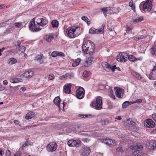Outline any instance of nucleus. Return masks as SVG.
<instances>
[{
    "mask_svg": "<svg viewBox=\"0 0 156 156\" xmlns=\"http://www.w3.org/2000/svg\"><path fill=\"white\" fill-rule=\"evenodd\" d=\"M132 155L133 156H144L145 154L139 151H136L133 153Z\"/></svg>",
    "mask_w": 156,
    "mask_h": 156,
    "instance_id": "obj_25",
    "label": "nucleus"
},
{
    "mask_svg": "<svg viewBox=\"0 0 156 156\" xmlns=\"http://www.w3.org/2000/svg\"><path fill=\"white\" fill-rule=\"evenodd\" d=\"M13 122L14 124H15L16 125L19 126L20 127H21V125L20 123V122L18 120H14L13 121Z\"/></svg>",
    "mask_w": 156,
    "mask_h": 156,
    "instance_id": "obj_46",
    "label": "nucleus"
},
{
    "mask_svg": "<svg viewBox=\"0 0 156 156\" xmlns=\"http://www.w3.org/2000/svg\"><path fill=\"white\" fill-rule=\"evenodd\" d=\"M90 141V139H88L87 138H84L82 140V141L84 142H88Z\"/></svg>",
    "mask_w": 156,
    "mask_h": 156,
    "instance_id": "obj_55",
    "label": "nucleus"
},
{
    "mask_svg": "<svg viewBox=\"0 0 156 156\" xmlns=\"http://www.w3.org/2000/svg\"><path fill=\"white\" fill-rule=\"evenodd\" d=\"M21 41H19L18 40L17 42V46L19 47V48H20V45L21 44Z\"/></svg>",
    "mask_w": 156,
    "mask_h": 156,
    "instance_id": "obj_62",
    "label": "nucleus"
},
{
    "mask_svg": "<svg viewBox=\"0 0 156 156\" xmlns=\"http://www.w3.org/2000/svg\"><path fill=\"white\" fill-rule=\"evenodd\" d=\"M35 116V113L34 112H31L28 113L25 116V119H30L34 117Z\"/></svg>",
    "mask_w": 156,
    "mask_h": 156,
    "instance_id": "obj_23",
    "label": "nucleus"
},
{
    "mask_svg": "<svg viewBox=\"0 0 156 156\" xmlns=\"http://www.w3.org/2000/svg\"><path fill=\"white\" fill-rule=\"evenodd\" d=\"M15 25L18 28H20L21 27V25L18 22L15 23Z\"/></svg>",
    "mask_w": 156,
    "mask_h": 156,
    "instance_id": "obj_59",
    "label": "nucleus"
},
{
    "mask_svg": "<svg viewBox=\"0 0 156 156\" xmlns=\"http://www.w3.org/2000/svg\"><path fill=\"white\" fill-rule=\"evenodd\" d=\"M81 19L82 20L84 21L85 22H86L88 25H89L90 24V22L89 20L87 17L85 16H82L81 17Z\"/></svg>",
    "mask_w": 156,
    "mask_h": 156,
    "instance_id": "obj_33",
    "label": "nucleus"
},
{
    "mask_svg": "<svg viewBox=\"0 0 156 156\" xmlns=\"http://www.w3.org/2000/svg\"><path fill=\"white\" fill-rule=\"evenodd\" d=\"M23 76L24 77L26 78H29V74L28 71L25 72V73H23L21 75V77H23Z\"/></svg>",
    "mask_w": 156,
    "mask_h": 156,
    "instance_id": "obj_40",
    "label": "nucleus"
},
{
    "mask_svg": "<svg viewBox=\"0 0 156 156\" xmlns=\"http://www.w3.org/2000/svg\"><path fill=\"white\" fill-rule=\"evenodd\" d=\"M31 126H26L22 128H21V130H23L25 129H29L31 128Z\"/></svg>",
    "mask_w": 156,
    "mask_h": 156,
    "instance_id": "obj_53",
    "label": "nucleus"
},
{
    "mask_svg": "<svg viewBox=\"0 0 156 156\" xmlns=\"http://www.w3.org/2000/svg\"><path fill=\"white\" fill-rule=\"evenodd\" d=\"M36 23L39 26L44 27L48 24V21L45 18H38L37 20Z\"/></svg>",
    "mask_w": 156,
    "mask_h": 156,
    "instance_id": "obj_10",
    "label": "nucleus"
},
{
    "mask_svg": "<svg viewBox=\"0 0 156 156\" xmlns=\"http://www.w3.org/2000/svg\"><path fill=\"white\" fill-rule=\"evenodd\" d=\"M95 61L94 58L93 57H89L86 61L88 65H90L94 63Z\"/></svg>",
    "mask_w": 156,
    "mask_h": 156,
    "instance_id": "obj_28",
    "label": "nucleus"
},
{
    "mask_svg": "<svg viewBox=\"0 0 156 156\" xmlns=\"http://www.w3.org/2000/svg\"><path fill=\"white\" fill-rule=\"evenodd\" d=\"M102 142H104L106 144L109 145L115 146L116 145L117 142L115 140L109 139H102Z\"/></svg>",
    "mask_w": 156,
    "mask_h": 156,
    "instance_id": "obj_14",
    "label": "nucleus"
},
{
    "mask_svg": "<svg viewBox=\"0 0 156 156\" xmlns=\"http://www.w3.org/2000/svg\"><path fill=\"white\" fill-rule=\"evenodd\" d=\"M55 76L52 74H51L49 75L48 78L50 80H52L54 78Z\"/></svg>",
    "mask_w": 156,
    "mask_h": 156,
    "instance_id": "obj_49",
    "label": "nucleus"
},
{
    "mask_svg": "<svg viewBox=\"0 0 156 156\" xmlns=\"http://www.w3.org/2000/svg\"><path fill=\"white\" fill-rule=\"evenodd\" d=\"M155 125V122L152 119H148L145 120L144 123L145 126L149 128H152L154 127Z\"/></svg>",
    "mask_w": 156,
    "mask_h": 156,
    "instance_id": "obj_13",
    "label": "nucleus"
},
{
    "mask_svg": "<svg viewBox=\"0 0 156 156\" xmlns=\"http://www.w3.org/2000/svg\"><path fill=\"white\" fill-rule=\"evenodd\" d=\"M143 18L142 17H140L136 19L133 20L134 23H136L137 22H140L143 20Z\"/></svg>",
    "mask_w": 156,
    "mask_h": 156,
    "instance_id": "obj_38",
    "label": "nucleus"
},
{
    "mask_svg": "<svg viewBox=\"0 0 156 156\" xmlns=\"http://www.w3.org/2000/svg\"><path fill=\"white\" fill-rule=\"evenodd\" d=\"M92 105L95 107V108L97 110H100L101 109L102 106V98L100 96L97 97L96 101L92 102Z\"/></svg>",
    "mask_w": 156,
    "mask_h": 156,
    "instance_id": "obj_3",
    "label": "nucleus"
},
{
    "mask_svg": "<svg viewBox=\"0 0 156 156\" xmlns=\"http://www.w3.org/2000/svg\"><path fill=\"white\" fill-rule=\"evenodd\" d=\"M90 132H87L84 131H80L79 133V134L80 135H84L85 136H89V135H90Z\"/></svg>",
    "mask_w": 156,
    "mask_h": 156,
    "instance_id": "obj_35",
    "label": "nucleus"
},
{
    "mask_svg": "<svg viewBox=\"0 0 156 156\" xmlns=\"http://www.w3.org/2000/svg\"><path fill=\"white\" fill-rule=\"evenodd\" d=\"M89 73L87 71H84L83 73V76L84 77H87L89 75Z\"/></svg>",
    "mask_w": 156,
    "mask_h": 156,
    "instance_id": "obj_42",
    "label": "nucleus"
},
{
    "mask_svg": "<svg viewBox=\"0 0 156 156\" xmlns=\"http://www.w3.org/2000/svg\"><path fill=\"white\" fill-rule=\"evenodd\" d=\"M143 37L140 36V37H136L135 38L134 40H136V41H138L139 40L143 38Z\"/></svg>",
    "mask_w": 156,
    "mask_h": 156,
    "instance_id": "obj_61",
    "label": "nucleus"
},
{
    "mask_svg": "<svg viewBox=\"0 0 156 156\" xmlns=\"http://www.w3.org/2000/svg\"><path fill=\"white\" fill-rule=\"evenodd\" d=\"M128 59L131 62H135V57L133 55H129L128 56Z\"/></svg>",
    "mask_w": 156,
    "mask_h": 156,
    "instance_id": "obj_39",
    "label": "nucleus"
},
{
    "mask_svg": "<svg viewBox=\"0 0 156 156\" xmlns=\"http://www.w3.org/2000/svg\"><path fill=\"white\" fill-rule=\"evenodd\" d=\"M71 85L69 84H68L64 86V92L66 93L69 94L71 92Z\"/></svg>",
    "mask_w": 156,
    "mask_h": 156,
    "instance_id": "obj_21",
    "label": "nucleus"
},
{
    "mask_svg": "<svg viewBox=\"0 0 156 156\" xmlns=\"http://www.w3.org/2000/svg\"><path fill=\"white\" fill-rule=\"evenodd\" d=\"M29 78H30L33 75V72L32 71H28Z\"/></svg>",
    "mask_w": 156,
    "mask_h": 156,
    "instance_id": "obj_54",
    "label": "nucleus"
},
{
    "mask_svg": "<svg viewBox=\"0 0 156 156\" xmlns=\"http://www.w3.org/2000/svg\"><path fill=\"white\" fill-rule=\"evenodd\" d=\"M35 17L29 23V27L30 30L33 32L39 31L41 30L40 28L38 27H37L35 25Z\"/></svg>",
    "mask_w": 156,
    "mask_h": 156,
    "instance_id": "obj_5",
    "label": "nucleus"
},
{
    "mask_svg": "<svg viewBox=\"0 0 156 156\" xmlns=\"http://www.w3.org/2000/svg\"><path fill=\"white\" fill-rule=\"evenodd\" d=\"M57 54H58V56H60L62 57H64L65 56L64 54L61 52L57 51Z\"/></svg>",
    "mask_w": 156,
    "mask_h": 156,
    "instance_id": "obj_52",
    "label": "nucleus"
},
{
    "mask_svg": "<svg viewBox=\"0 0 156 156\" xmlns=\"http://www.w3.org/2000/svg\"><path fill=\"white\" fill-rule=\"evenodd\" d=\"M52 26L53 28L57 27L58 25V22L56 20H54L51 22Z\"/></svg>",
    "mask_w": 156,
    "mask_h": 156,
    "instance_id": "obj_30",
    "label": "nucleus"
},
{
    "mask_svg": "<svg viewBox=\"0 0 156 156\" xmlns=\"http://www.w3.org/2000/svg\"><path fill=\"white\" fill-rule=\"evenodd\" d=\"M85 90L83 88L80 87L76 91V97L79 99H81L84 96Z\"/></svg>",
    "mask_w": 156,
    "mask_h": 156,
    "instance_id": "obj_9",
    "label": "nucleus"
},
{
    "mask_svg": "<svg viewBox=\"0 0 156 156\" xmlns=\"http://www.w3.org/2000/svg\"><path fill=\"white\" fill-rule=\"evenodd\" d=\"M128 55L126 53H122L118 54L116 58L117 60L120 62H125L127 59Z\"/></svg>",
    "mask_w": 156,
    "mask_h": 156,
    "instance_id": "obj_4",
    "label": "nucleus"
},
{
    "mask_svg": "<svg viewBox=\"0 0 156 156\" xmlns=\"http://www.w3.org/2000/svg\"><path fill=\"white\" fill-rule=\"evenodd\" d=\"M149 147L150 149H156V140H151L149 142Z\"/></svg>",
    "mask_w": 156,
    "mask_h": 156,
    "instance_id": "obj_18",
    "label": "nucleus"
},
{
    "mask_svg": "<svg viewBox=\"0 0 156 156\" xmlns=\"http://www.w3.org/2000/svg\"><path fill=\"white\" fill-rule=\"evenodd\" d=\"M13 19H10L8 20L5 21V22H4V24H9L11 23V22H12V20H13Z\"/></svg>",
    "mask_w": 156,
    "mask_h": 156,
    "instance_id": "obj_50",
    "label": "nucleus"
},
{
    "mask_svg": "<svg viewBox=\"0 0 156 156\" xmlns=\"http://www.w3.org/2000/svg\"><path fill=\"white\" fill-rule=\"evenodd\" d=\"M28 142L26 141V142L22 146L23 147H25L26 146H28Z\"/></svg>",
    "mask_w": 156,
    "mask_h": 156,
    "instance_id": "obj_64",
    "label": "nucleus"
},
{
    "mask_svg": "<svg viewBox=\"0 0 156 156\" xmlns=\"http://www.w3.org/2000/svg\"><path fill=\"white\" fill-rule=\"evenodd\" d=\"M46 147L48 152H53L55 151L57 149V144L56 142H52L49 144Z\"/></svg>",
    "mask_w": 156,
    "mask_h": 156,
    "instance_id": "obj_8",
    "label": "nucleus"
},
{
    "mask_svg": "<svg viewBox=\"0 0 156 156\" xmlns=\"http://www.w3.org/2000/svg\"><path fill=\"white\" fill-rule=\"evenodd\" d=\"M101 10L102 11L104 16L106 17L107 16L106 13H112L113 10L111 8L108 7H106L101 9Z\"/></svg>",
    "mask_w": 156,
    "mask_h": 156,
    "instance_id": "obj_17",
    "label": "nucleus"
},
{
    "mask_svg": "<svg viewBox=\"0 0 156 156\" xmlns=\"http://www.w3.org/2000/svg\"><path fill=\"white\" fill-rule=\"evenodd\" d=\"M116 150L120 152H122L123 150L122 149V147H119L117 148L116 149Z\"/></svg>",
    "mask_w": 156,
    "mask_h": 156,
    "instance_id": "obj_57",
    "label": "nucleus"
},
{
    "mask_svg": "<svg viewBox=\"0 0 156 156\" xmlns=\"http://www.w3.org/2000/svg\"><path fill=\"white\" fill-rule=\"evenodd\" d=\"M81 144V142L79 141H76L75 140H71L68 141L67 144L69 146L79 147Z\"/></svg>",
    "mask_w": 156,
    "mask_h": 156,
    "instance_id": "obj_11",
    "label": "nucleus"
},
{
    "mask_svg": "<svg viewBox=\"0 0 156 156\" xmlns=\"http://www.w3.org/2000/svg\"><path fill=\"white\" fill-rule=\"evenodd\" d=\"M89 136H92L94 137H96L99 136L100 134L97 132H91Z\"/></svg>",
    "mask_w": 156,
    "mask_h": 156,
    "instance_id": "obj_36",
    "label": "nucleus"
},
{
    "mask_svg": "<svg viewBox=\"0 0 156 156\" xmlns=\"http://www.w3.org/2000/svg\"><path fill=\"white\" fill-rule=\"evenodd\" d=\"M42 55H37L35 57V60H37L38 62L40 64L42 63L44 61L42 58Z\"/></svg>",
    "mask_w": 156,
    "mask_h": 156,
    "instance_id": "obj_24",
    "label": "nucleus"
},
{
    "mask_svg": "<svg viewBox=\"0 0 156 156\" xmlns=\"http://www.w3.org/2000/svg\"><path fill=\"white\" fill-rule=\"evenodd\" d=\"M17 62V60L13 57L11 58L8 60V63L10 65H12L15 64Z\"/></svg>",
    "mask_w": 156,
    "mask_h": 156,
    "instance_id": "obj_26",
    "label": "nucleus"
},
{
    "mask_svg": "<svg viewBox=\"0 0 156 156\" xmlns=\"http://www.w3.org/2000/svg\"><path fill=\"white\" fill-rule=\"evenodd\" d=\"M105 26V25L104 24H103L101 27L98 30L95 29L94 28L92 27L90 29L89 33L91 34H102L104 32V28Z\"/></svg>",
    "mask_w": 156,
    "mask_h": 156,
    "instance_id": "obj_6",
    "label": "nucleus"
},
{
    "mask_svg": "<svg viewBox=\"0 0 156 156\" xmlns=\"http://www.w3.org/2000/svg\"><path fill=\"white\" fill-rule=\"evenodd\" d=\"M79 117L82 118H86L88 117H90L91 116V115H84L83 114H79L78 115Z\"/></svg>",
    "mask_w": 156,
    "mask_h": 156,
    "instance_id": "obj_41",
    "label": "nucleus"
},
{
    "mask_svg": "<svg viewBox=\"0 0 156 156\" xmlns=\"http://www.w3.org/2000/svg\"><path fill=\"white\" fill-rule=\"evenodd\" d=\"M149 79L152 80L156 79V65L154 67L151 73L149 75Z\"/></svg>",
    "mask_w": 156,
    "mask_h": 156,
    "instance_id": "obj_15",
    "label": "nucleus"
},
{
    "mask_svg": "<svg viewBox=\"0 0 156 156\" xmlns=\"http://www.w3.org/2000/svg\"><path fill=\"white\" fill-rule=\"evenodd\" d=\"M101 123L102 125H105L108 124L109 122L108 120L107 119H105L101 120Z\"/></svg>",
    "mask_w": 156,
    "mask_h": 156,
    "instance_id": "obj_37",
    "label": "nucleus"
},
{
    "mask_svg": "<svg viewBox=\"0 0 156 156\" xmlns=\"http://www.w3.org/2000/svg\"><path fill=\"white\" fill-rule=\"evenodd\" d=\"M152 4L151 1H147L145 2L143 5V10L145 12H149L152 8Z\"/></svg>",
    "mask_w": 156,
    "mask_h": 156,
    "instance_id": "obj_7",
    "label": "nucleus"
},
{
    "mask_svg": "<svg viewBox=\"0 0 156 156\" xmlns=\"http://www.w3.org/2000/svg\"><path fill=\"white\" fill-rule=\"evenodd\" d=\"M54 37V35L52 33L49 34L44 36V39L45 41L48 42H51Z\"/></svg>",
    "mask_w": 156,
    "mask_h": 156,
    "instance_id": "obj_16",
    "label": "nucleus"
},
{
    "mask_svg": "<svg viewBox=\"0 0 156 156\" xmlns=\"http://www.w3.org/2000/svg\"><path fill=\"white\" fill-rule=\"evenodd\" d=\"M90 149L89 147H86L83 148L80 151V153L81 155L87 156L90 154Z\"/></svg>",
    "mask_w": 156,
    "mask_h": 156,
    "instance_id": "obj_12",
    "label": "nucleus"
},
{
    "mask_svg": "<svg viewBox=\"0 0 156 156\" xmlns=\"http://www.w3.org/2000/svg\"><path fill=\"white\" fill-rule=\"evenodd\" d=\"M138 80H140L141 79V76L137 72H132L131 73Z\"/></svg>",
    "mask_w": 156,
    "mask_h": 156,
    "instance_id": "obj_27",
    "label": "nucleus"
},
{
    "mask_svg": "<svg viewBox=\"0 0 156 156\" xmlns=\"http://www.w3.org/2000/svg\"><path fill=\"white\" fill-rule=\"evenodd\" d=\"M53 102L59 109L60 108V99L59 97L58 96L55 98L53 100Z\"/></svg>",
    "mask_w": 156,
    "mask_h": 156,
    "instance_id": "obj_22",
    "label": "nucleus"
},
{
    "mask_svg": "<svg viewBox=\"0 0 156 156\" xmlns=\"http://www.w3.org/2000/svg\"><path fill=\"white\" fill-rule=\"evenodd\" d=\"M65 76L66 77V79H72L74 77V75L73 73H66L65 74Z\"/></svg>",
    "mask_w": 156,
    "mask_h": 156,
    "instance_id": "obj_31",
    "label": "nucleus"
},
{
    "mask_svg": "<svg viewBox=\"0 0 156 156\" xmlns=\"http://www.w3.org/2000/svg\"><path fill=\"white\" fill-rule=\"evenodd\" d=\"M60 79L61 80H63L64 79H66V77L65 76V75L60 76Z\"/></svg>",
    "mask_w": 156,
    "mask_h": 156,
    "instance_id": "obj_63",
    "label": "nucleus"
},
{
    "mask_svg": "<svg viewBox=\"0 0 156 156\" xmlns=\"http://www.w3.org/2000/svg\"><path fill=\"white\" fill-rule=\"evenodd\" d=\"M10 155H11V152H10V151L9 150H7L6 153V156H10Z\"/></svg>",
    "mask_w": 156,
    "mask_h": 156,
    "instance_id": "obj_58",
    "label": "nucleus"
},
{
    "mask_svg": "<svg viewBox=\"0 0 156 156\" xmlns=\"http://www.w3.org/2000/svg\"><path fill=\"white\" fill-rule=\"evenodd\" d=\"M116 67L115 65L111 66V65L108 64L107 66L104 69L107 72H109L110 70H111L112 72H114V71L115 69H116Z\"/></svg>",
    "mask_w": 156,
    "mask_h": 156,
    "instance_id": "obj_20",
    "label": "nucleus"
},
{
    "mask_svg": "<svg viewBox=\"0 0 156 156\" xmlns=\"http://www.w3.org/2000/svg\"><path fill=\"white\" fill-rule=\"evenodd\" d=\"M123 93V90L121 88H119L116 90L115 94L117 97L119 98H121L122 95Z\"/></svg>",
    "mask_w": 156,
    "mask_h": 156,
    "instance_id": "obj_19",
    "label": "nucleus"
},
{
    "mask_svg": "<svg viewBox=\"0 0 156 156\" xmlns=\"http://www.w3.org/2000/svg\"><path fill=\"white\" fill-rule=\"evenodd\" d=\"M143 148V146L141 145H137L136 146V148L137 149L136 151H139Z\"/></svg>",
    "mask_w": 156,
    "mask_h": 156,
    "instance_id": "obj_47",
    "label": "nucleus"
},
{
    "mask_svg": "<svg viewBox=\"0 0 156 156\" xmlns=\"http://www.w3.org/2000/svg\"><path fill=\"white\" fill-rule=\"evenodd\" d=\"M108 64H109L106 62H103L102 63V66L104 69L105 68V67H106L107 66Z\"/></svg>",
    "mask_w": 156,
    "mask_h": 156,
    "instance_id": "obj_51",
    "label": "nucleus"
},
{
    "mask_svg": "<svg viewBox=\"0 0 156 156\" xmlns=\"http://www.w3.org/2000/svg\"><path fill=\"white\" fill-rule=\"evenodd\" d=\"M142 58L141 57L137 58L135 57V61L138 60L141 61L142 60Z\"/></svg>",
    "mask_w": 156,
    "mask_h": 156,
    "instance_id": "obj_60",
    "label": "nucleus"
},
{
    "mask_svg": "<svg viewBox=\"0 0 156 156\" xmlns=\"http://www.w3.org/2000/svg\"><path fill=\"white\" fill-rule=\"evenodd\" d=\"M81 61V59L80 58H78L76 59L75 61L72 64V66L73 67H75L78 66Z\"/></svg>",
    "mask_w": 156,
    "mask_h": 156,
    "instance_id": "obj_29",
    "label": "nucleus"
},
{
    "mask_svg": "<svg viewBox=\"0 0 156 156\" xmlns=\"http://www.w3.org/2000/svg\"><path fill=\"white\" fill-rule=\"evenodd\" d=\"M142 102V100L141 99H138L136 100L134 102H131V104H134L135 103H141Z\"/></svg>",
    "mask_w": 156,
    "mask_h": 156,
    "instance_id": "obj_45",
    "label": "nucleus"
},
{
    "mask_svg": "<svg viewBox=\"0 0 156 156\" xmlns=\"http://www.w3.org/2000/svg\"><path fill=\"white\" fill-rule=\"evenodd\" d=\"M57 51H54L52 52L51 54V56L53 57H56L58 56V54H57Z\"/></svg>",
    "mask_w": 156,
    "mask_h": 156,
    "instance_id": "obj_48",
    "label": "nucleus"
},
{
    "mask_svg": "<svg viewBox=\"0 0 156 156\" xmlns=\"http://www.w3.org/2000/svg\"><path fill=\"white\" fill-rule=\"evenodd\" d=\"M87 43L84 41L82 46L83 52L85 55L89 54L90 55L94 52L95 48V45L93 43Z\"/></svg>",
    "mask_w": 156,
    "mask_h": 156,
    "instance_id": "obj_1",
    "label": "nucleus"
},
{
    "mask_svg": "<svg viewBox=\"0 0 156 156\" xmlns=\"http://www.w3.org/2000/svg\"><path fill=\"white\" fill-rule=\"evenodd\" d=\"M129 5L131 7L132 9L134 10H135V7L133 5V2L132 1H131L129 3Z\"/></svg>",
    "mask_w": 156,
    "mask_h": 156,
    "instance_id": "obj_43",
    "label": "nucleus"
},
{
    "mask_svg": "<svg viewBox=\"0 0 156 156\" xmlns=\"http://www.w3.org/2000/svg\"><path fill=\"white\" fill-rule=\"evenodd\" d=\"M151 53L153 55L156 54V45L153 46L151 49Z\"/></svg>",
    "mask_w": 156,
    "mask_h": 156,
    "instance_id": "obj_34",
    "label": "nucleus"
},
{
    "mask_svg": "<svg viewBox=\"0 0 156 156\" xmlns=\"http://www.w3.org/2000/svg\"><path fill=\"white\" fill-rule=\"evenodd\" d=\"M21 152L20 151H18L17 153L14 156H21Z\"/></svg>",
    "mask_w": 156,
    "mask_h": 156,
    "instance_id": "obj_56",
    "label": "nucleus"
},
{
    "mask_svg": "<svg viewBox=\"0 0 156 156\" xmlns=\"http://www.w3.org/2000/svg\"><path fill=\"white\" fill-rule=\"evenodd\" d=\"M131 102H129L128 101H126L124 102L122 104V108H126L128 106L132 104H131Z\"/></svg>",
    "mask_w": 156,
    "mask_h": 156,
    "instance_id": "obj_32",
    "label": "nucleus"
},
{
    "mask_svg": "<svg viewBox=\"0 0 156 156\" xmlns=\"http://www.w3.org/2000/svg\"><path fill=\"white\" fill-rule=\"evenodd\" d=\"M80 28L77 26L69 27L66 29V32L67 36L70 38H73L79 35Z\"/></svg>",
    "mask_w": 156,
    "mask_h": 156,
    "instance_id": "obj_2",
    "label": "nucleus"
},
{
    "mask_svg": "<svg viewBox=\"0 0 156 156\" xmlns=\"http://www.w3.org/2000/svg\"><path fill=\"white\" fill-rule=\"evenodd\" d=\"M19 50L22 53H23L26 50V48L23 46H20V48H19Z\"/></svg>",
    "mask_w": 156,
    "mask_h": 156,
    "instance_id": "obj_44",
    "label": "nucleus"
}]
</instances>
